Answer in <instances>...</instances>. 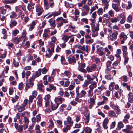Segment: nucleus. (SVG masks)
Wrapping results in <instances>:
<instances>
[{"instance_id": "obj_51", "label": "nucleus", "mask_w": 133, "mask_h": 133, "mask_svg": "<svg viewBox=\"0 0 133 133\" xmlns=\"http://www.w3.org/2000/svg\"><path fill=\"white\" fill-rule=\"evenodd\" d=\"M57 20L58 21L59 20L62 21L63 22V23L64 22L65 23H67L68 22V21L67 20L63 19L62 17L58 18L57 19Z\"/></svg>"}, {"instance_id": "obj_8", "label": "nucleus", "mask_w": 133, "mask_h": 133, "mask_svg": "<svg viewBox=\"0 0 133 133\" xmlns=\"http://www.w3.org/2000/svg\"><path fill=\"white\" fill-rule=\"evenodd\" d=\"M16 109L19 112H22L25 109V107L23 104H21V105H16Z\"/></svg>"}, {"instance_id": "obj_4", "label": "nucleus", "mask_w": 133, "mask_h": 133, "mask_svg": "<svg viewBox=\"0 0 133 133\" xmlns=\"http://www.w3.org/2000/svg\"><path fill=\"white\" fill-rule=\"evenodd\" d=\"M74 55H70L68 57V61L70 64H74L76 63V60L74 57Z\"/></svg>"}, {"instance_id": "obj_19", "label": "nucleus", "mask_w": 133, "mask_h": 133, "mask_svg": "<svg viewBox=\"0 0 133 133\" xmlns=\"http://www.w3.org/2000/svg\"><path fill=\"white\" fill-rule=\"evenodd\" d=\"M72 36V35L71 36H68L66 35H64L62 36V39L64 41V43H65L67 42L69 39L71 38Z\"/></svg>"}, {"instance_id": "obj_38", "label": "nucleus", "mask_w": 133, "mask_h": 133, "mask_svg": "<svg viewBox=\"0 0 133 133\" xmlns=\"http://www.w3.org/2000/svg\"><path fill=\"white\" fill-rule=\"evenodd\" d=\"M71 73L68 71H66L64 72V75L68 78H69L70 76Z\"/></svg>"}, {"instance_id": "obj_29", "label": "nucleus", "mask_w": 133, "mask_h": 133, "mask_svg": "<svg viewBox=\"0 0 133 133\" xmlns=\"http://www.w3.org/2000/svg\"><path fill=\"white\" fill-rule=\"evenodd\" d=\"M70 126L67 125L66 128H63V132L64 133H66L68 130H70Z\"/></svg>"}, {"instance_id": "obj_63", "label": "nucleus", "mask_w": 133, "mask_h": 133, "mask_svg": "<svg viewBox=\"0 0 133 133\" xmlns=\"http://www.w3.org/2000/svg\"><path fill=\"white\" fill-rule=\"evenodd\" d=\"M24 84L23 83H20L18 85V88L19 89L21 90L22 89L23 87Z\"/></svg>"}, {"instance_id": "obj_50", "label": "nucleus", "mask_w": 133, "mask_h": 133, "mask_svg": "<svg viewBox=\"0 0 133 133\" xmlns=\"http://www.w3.org/2000/svg\"><path fill=\"white\" fill-rule=\"evenodd\" d=\"M72 84L70 85L68 88L70 90H72L74 87L75 83L74 82L72 81Z\"/></svg>"}, {"instance_id": "obj_27", "label": "nucleus", "mask_w": 133, "mask_h": 133, "mask_svg": "<svg viewBox=\"0 0 133 133\" xmlns=\"http://www.w3.org/2000/svg\"><path fill=\"white\" fill-rule=\"evenodd\" d=\"M87 0H82L81 1L77 3V5L79 7H82L83 4H85Z\"/></svg>"}, {"instance_id": "obj_43", "label": "nucleus", "mask_w": 133, "mask_h": 133, "mask_svg": "<svg viewBox=\"0 0 133 133\" xmlns=\"http://www.w3.org/2000/svg\"><path fill=\"white\" fill-rule=\"evenodd\" d=\"M65 5L66 7H70V8L73 7L74 6V5L72 4H69L68 2L65 1L64 2Z\"/></svg>"}, {"instance_id": "obj_7", "label": "nucleus", "mask_w": 133, "mask_h": 133, "mask_svg": "<svg viewBox=\"0 0 133 133\" xmlns=\"http://www.w3.org/2000/svg\"><path fill=\"white\" fill-rule=\"evenodd\" d=\"M96 68V65L94 64L90 67H87L86 69L88 72H91L94 71Z\"/></svg>"}, {"instance_id": "obj_14", "label": "nucleus", "mask_w": 133, "mask_h": 133, "mask_svg": "<svg viewBox=\"0 0 133 133\" xmlns=\"http://www.w3.org/2000/svg\"><path fill=\"white\" fill-rule=\"evenodd\" d=\"M96 99V95L95 94L93 95L92 98H90L89 102V103L93 105L95 104V100Z\"/></svg>"}, {"instance_id": "obj_41", "label": "nucleus", "mask_w": 133, "mask_h": 133, "mask_svg": "<svg viewBox=\"0 0 133 133\" xmlns=\"http://www.w3.org/2000/svg\"><path fill=\"white\" fill-rule=\"evenodd\" d=\"M34 80H33V79L31 78H30L29 79V81L27 82L28 83V84H30V86L31 87H32L33 85V83L32 82Z\"/></svg>"}, {"instance_id": "obj_40", "label": "nucleus", "mask_w": 133, "mask_h": 133, "mask_svg": "<svg viewBox=\"0 0 133 133\" xmlns=\"http://www.w3.org/2000/svg\"><path fill=\"white\" fill-rule=\"evenodd\" d=\"M87 79L89 80V81H93L94 79L95 78V77L94 76V78H92L91 76L89 74H87L86 76Z\"/></svg>"}, {"instance_id": "obj_20", "label": "nucleus", "mask_w": 133, "mask_h": 133, "mask_svg": "<svg viewBox=\"0 0 133 133\" xmlns=\"http://www.w3.org/2000/svg\"><path fill=\"white\" fill-rule=\"evenodd\" d=\"M63 98L56 97L54 101L56 103H58V102H60L61 103H62V101H64Z\"/></svg>"}, {"instance_id": "obj_5", "label": "nucleus", "mask_w": 133, "mask_h": 133, "mask_svg": "<svg viewBox=\"0 0 133 133\" xmlns=\"http://www.w3.org/2000/svg\"><path fill=\"white\" fill-rule=\"evenodd\" d=\"M73 123V122L71 118L70 117H67L66 120L64 122V125H66L69 124V125H68L70 127L72 126Z\"/></svg>"}, {"instance_id": "obj_54", "label": "nucleus", "mask_w": 133, "mask_h": 133, "mask_svg": "<svg viewBox=\"0 0 133 133\" xmlns=\"http://www.w3.org/2000/svg\"><path fill=\"white\" fill-rule=\"evenodd\" d=\"M26 35V32L25 30H23L22 34V35L21 36V38H25Z\"/></svg>"}, {"instance_id": "obj_32", "label": "nucleus", "mask_w": 133, "mask_h": 133, "mask_svg": "<svg viewBox=\"0 0 133 133\" xmlns=\"http://www.w3.org/2000/svg\"><path fill=\"white\" fill-rule=\"evenodd\" d=\"M34 3H32L31 4H29L28 6V9L29 10H30L32 9H33L34 8V6L35 5Z\"/></svg>"}, {"instance_id": "obj_21", "label": "nucleus", "mask_w": 133, "mask_h": 133, "mask_svg": "<svg viewBox=\"0 0 133 133\" xmlns=\"http://www.w3.org/2000/svg\"><path fill=\"white\" fill-rule=\"evenodd\" d=\"M112 6L113 8L116 12H118L120 11V9L118 8L117 4H112Z\"/></svg>"}, {"instance_id": "obj_49", "label": "nucleus", "mask_w": 133, "mask_h": 133, "mask_svg": "<svg viewBox=\"0 0 133 133\" xmlns=\"http://www.w3.org/2000/svg\"><path fill=\"white\" fill-rule=\"evenodd\" d=\"M96 8L97 9L98 8V6L97 5H95V6L92 7L90 10V13L91 14L95 10Z\"/></svg>"}, {"instance_id": "obj_1", "label": "nucleus", "mask_w": 133, "mask_h": 133, "mask_svg": "<svg viewBox=\"0 0 133 133\" xmlns=\"http://www.w3.org/2000/svg\"><path fill=\"white\" fill-rule=\"evenodd\" d=\"M118 34V32L117 31H116L115 32L110 33L109 36V38L110 40L111 41H113L114 39L115 40L116 39L117 36Z\"/></svg>"}, {"instance_id": "obj_55", "label": "nucleus", "mask_w": 133, "mask_h": 133, "mask_svg": "<svg viewBox=\"0 0 133 133\" xmlns=\"http://www.w3.org/2000/svg\"><path fill=\"white\" fill-rule=\"evenodd\" d=\"M19 32V30L17 29H16L14 30L12 32V35L14 36H15L16 35L18 34Z\"/></svg>"}, {"instance_id": "obj_18", "label": "nucleus", "mask_w": 133, "mask_h": 133, "mask_svg": "<svg viewBox=\"0 0 133 133\" xmlns=\"http://www.w3.org/2000/svg\"><path fill=\"white\" fill-rule=\"evenodd\" d=\"M102 3L104 4L105 7H104V10L105 8L107 9L109 6L108 2L110 1V0H102Z\"/></svg>"}, {"instance_id": "obj_39", "label": "nucleus", "mask_w": 133, "mask_h": 133, "mask_svg": "<svg viewBox=\"0 0 133 133\" xmlns=\"http://www.w3.org/2000/svg\"><path fill=\"white\" fill-rule=\"evenodd\" d=\"M55 20H53L51 19L49 20L48 21L50 23L51 25L54 27L56 26V25L55 23Z\"/></svg>"}, {"instance_id": "obj_17", "label": "nucleus", "mask_w": 133, "mask_h": 133, "mask_svg": "<svg viewBox=\"0 0 133 133\" xmlns=\"http://www.w3.org/2000/svg\"><path fill=\"white\" fill-rule=\"evenodd\" d=\"M128 98L129 102L131 103H133V94L132 92L129 93L128 95Z\"/></svg>"}, {"instance_id": "obj_12", "label": "nucleus", "mask_w": 133, "mask_h": 133, "mask_svg": "<svg viewBox=\"0 0 133 133\" xmlns=\"http://www.w3.org/2000/svg\"><path fill=\"white\" fill-rule=\"evenodd\" d=\"M86 92L85 90H82L81 91V93H79V95L78 97L80 98L82 97L85 98L86 96Z\"/></svg>"}, {"instance_id": "obj_31", "label": "nucleus", "mask_w": 133, "mask_h": 133, "mask_svg": "<svg viewBox=\"0 0 133 133\" xmlns=\"http://www.w3.org/2000/svg\"><path fill=\"white\" fill-rule=\"evenodd\" d=\"M34 97H33L31 95L29 96L28 102H29V106L31 103L32 102L34 99Z\"/></svg>"}, {"instance_id": "obj_37", "label": "nucleus", "mask_w": 133, "mask_h": 133, "mask_svg": "<svg viewBox=\"0 0 133 133\" xmlns=\"http://www.w3.org/2000/svg\"><path fill=\"white\" fill-rule=\"evenodd\" d=\"M115 83L114 82H111L109 85V89L111 91H112L114 89V86Z\"/></svg>"}, {"instance_id": "obj_56", "label": "nucleus", "mask_w": 133, "mask_h": 133, "mask_svg": "<svg viewBox=\"0 0 133 133\" xmlns=\"http://www.w3.org/2000/svg\"><path fill=\"white\" fill-rule=\"evenodd\" d=\"M123 56L124 58V64H126L128 62L129 59V58L128 57L126 56V55H123Z\"/></svg>"}, {"instance_id": "obj_13", "label": "nucleus", "mask_w": 133, "mask_h": 133, "mask_svg": "<svg viewBox=\"0 0 133 133\" xmlns=\"http://www.w3.org/2000/svg\"><path fill=\"white\" fill-rule=\"evenodd\" d=\"M131 128L132 127L131 126L127 125H126V128L122 130V131L126 133H130V130Z\"/></svg>"}, {"instance_id": "obj_45", "label": "nucleus", "mask_w": 133, "mask_h": 133, "mask_svg": "<svg viewBox=\"0 0 133 133\" xmlns=\"http://www.w3.org/2000/svg\"><path fill=\"white\" fill-rule=\"evenodd\" d=\"M90 20L91 22V25L92 28H94L95 24V20L93 19H90Z\"/></svg>"}, {"instance_id": "obj_24", "label": "nucleus", "mask_w": 133, "mask_h": 133, "mask_svg": "<svg viewBox=\"0 0 133 133\" xmlns=\"http://www.w3.org/2000/svg\"><path fill=\"white\" fill-rule=\"evenodd\" d=\"M80 49L83 51H85L87 53H88V46L87 45L85 46L84 45L83 46H81Z\"/></svg>"}, {"instance_id": "obj_11", "label": "nucleus", "mask_w": 133, "mask_h": 133, "mask_svg": "<svg viewBox=\"0 0 133 133\" xmlns=\"http://www.w3.org/2000/svg\"><path fill=\"white\" fill-rule=\"evenodd\" d=\"M49 87L48 88H46V90L50 92L52 90H55L56 89V87L54 86L52 84H49Z\"/></svg>"}, {"instance_id": "obj_57", "label": "nucleus", "mask_w": 133, "mask_h": 133, "mask_svg": "<svg viewBox=\"0 0 133 133\" xmlns=\"http://www.w3.org/2000/svg\"><path fill=\"white\" fill-rule=\"evenodd\" d=\"M21 38L18 37H15V41L16 42V44H18L19 42L20 41H21Z\"/></svg>"}, {"instance_id": "obj_28", "label": "nucleus", "mask_w": 133, "mask_h": 133, "mask_svg": "<svg viewBox=\"0 0 133 133\" xmlns=\"http://www.w3.org/2000/svg\"><path fill=\"white\" fill-rule=\"evenodd\" d=\"M112 67L110 65H108L107 66V68L105 70V72L109 74L111 71Z\"/></svg>"}, {"instance_id": "obj_30", "label": "nucleus", "mask_w": 133, "mask_h": 133, "mask_svg": "<svg viewBox=\"0 0 133 133\" xmlns=\"http://www.w3.org/2000/svg\"><path fill=\"white\" fill-rule=\"evenodd\" d=\"M119 20V17H115L111 19V22L112 23H116Z\"/></svg>"}, {"instance_id": "obj_42", "label": "nucleus", "mask_w": 133, "mask_h": 133, "mask_svg": "<svg viewBox=\"0 0 133 133\" xmlns=\"http://www.w3.org/2000/svg\"><path fill=\"white\" fill-rule=\"evenodd\" d=\"M99 24L98 23L96 24V27L95 28H94V30H92V31L93 32H95V31H98L99 30Z\"/></svg>"}, {"instance_id": "obj_23", "label": "nucleus", "mask_w": 133, "mask_h": 133, "mask_svg": "<svg viewBox=\"0 0 133 133\" xmlns=\"http://www.w3.org/2000/svg\"><path fill=\"white\" fill-rule=\"evenodd\" d=\"M17 23L15 20H11L9 24L11 28H12L13 26H16Z\"/></svg>"}, {"instance_id": "obj_25", "label": "nucleus", "mask_w": 133, "mask_h": 133, "mask_svg": "<svg viewBox=\"0 0 133 133\" xmlns=\"http://www.w3.org/2000/svg\"><path fill=\"white\" fill-rule=\"evenodd\" d=\"M108 114L109 116L111 117H115L116 116L115 113L112 111H110L108 112Z\"/></svg>"}, {"instance_id": "obj_58", "label": "nucleus", "mask_w": 133, "mask_h": 133, "mask_svg": "<svg viewBox=\"0 0 133 133\" xmlns=\"http://www.w3.org/2000/svg\"><path fill=\"white\" fill-rule=\"evenodd\" d=\"M54 48L53 47H51V49L50 48H49L48 50V52L50 54H52L54 52Z\"/></svg>"}, {"instance_id": "obj_47", "label": "nucleus", "mask_w": 133, "mask_h": 133, "mask_svg": "<svg viewBox=\"0 0 133 133\" xmlns=\"http://www.w3.org/2000/svg\"><path fill=\"white\" fill-rule=\"evenodd\" d=\"M103 12V9L102 8H99L97 11V14L99 15L102 14Z\"/></svg>"}, {"instance_id": "obj_48", "label": "nucleus", "mask_w": 133, "mask_h": 133, "mask_svg": "<svg viewBox=\"0 0 133 133\" xmlns=\"http://www.w3.org/2000/svg\"><path fill=\"white\" fill-rule=\"evenodd\" d=\"M105 51L106 52V56H108L111 53L110 51L107 48L105 47L104 48Z\"/></svg>"}, {"instance_id": "obj_15", "label": "nucleus", "mask_w": 133, "mask_h": 133, "mask_svg": "<svg viewBox=\"0 0 133 133\" xmlns=\"http://www.w3.org/2000/svg\"><path fill=\"white\" fill-rule=\"evenodd\" d=\"M89 89L88 90V96L89 97H91L93 96V93H92L93 87L91 85L89 86Z\"/></svg>"}, {"instance_id": "obj_16", "label": "nucleus", "mask_w": 133, "mask_h": 133, "mask_svg": "<svg viewBox=\"0 0 133 133\" xmlns=\"http://www.w3.org/2000/svg\"><path fill=\"white\" fill-rule=\"evenodd\" d=\"M36 12H37L38 16H40L42 13L43 10V9L39 7L36 6Z\"/></svg>"}, {"instance_id": "obj_44", "label": "nucleus", "mask_w": 133, "mask_h": 133, "mask_svg": "<svg viewBox=\"0 0 133 133\" xmlns=\"http://www.w3.org/2000/svg\"><path fill=\"white\" fill-rule=\"evenodd\" d=\"M118 127L120 129L121 128H123L124 127V124L121 122H119L118 124Z\"/></svg>"}, {"instance_id": "obj_35", "label": "nucleus", "mask_w": 133, "mask_h": 133, "mask_svg": "<svg viewBox=\"0 0 133 133\" xmlns=\"http://www.w3.org/2000/svg\"><path fill=\"white\" fill-rule=\"evenodd\" d=\"M99 55L101 56H103L102 60L103 61H104L106 59V57L105 56V53L103 52H99Z\"/></svg>"}, {"instance_id": "obj_53", "label": "nucleus", "mask_w": 133, "mask_h": 133, "mask_svg": "<svg viewBox=\"0 0 133 133\" xmlns=\"http://www.w3.org/2000/svg\"><path fill=\"white\" fill-rule=\"evenodd\" d=\"M128 5L126 7V8L128 9H130L132 6V5L130 1L128 2Z\"/></svg>"}, {"instance_id": "obj_33", "label": "nucleus", "mask_w": 133, "mask_h": 133, "mask_svg": "<svg viewBox=\"0 0 133 133\" xmlns=\"http://www.w3.org/2000/svg\"><path fill=\"white\" fill-rule=\"evenodd\" d=\"M35 130L36 133H41L40 126L39 125H36Z\"/></svg>"}, {"instance_id": "obj_62", "label": "nucleus", "mask_w": 133, "mask_h": 133, "mask_svg": "<svg viewBox=\"0 0 133 133\" xmlns=\"http://www.w3.org/2000/svg\"><path fill=\"white\" fill-rule=\"evenodd\" d=\"M37 105L39 107H41L42 105V101H38L37 102Z\"/></svg>"}, {"instance_id": "obj_59", "label": "nucleus", "mask_w": 133, "mask_h": 133, "mask_svg": "<svg viewBox=\"0 0 133 133\" xmlns=\"http://www.w3.org/2000/svg\"><path fill=\"white\" fill-rule=\"evenodd\" d=\"M90 84L93 86L94 88H95L97 86V83L95 81H91L90 82Z\"/></svg>"}, {"instance_id": "obj_3", "label": "nucleus", "mask_w": 133, "mask_h": 133, "mask_svg": "<svg viewBox=\"0 0 133 133\" xmlns=\"http://www.w3.org/2000/svg\"><path fill=\"white\" fill-rule=\"evenodd\" d=\"M127 38V36L124 32H122L119 35V39L121 42V43L122 44L124 43V41H125Z\"/></svg>"}, {"instance_id": "obj_26", "label": "nucleus", "mask_w": 133, "mask_h": 133, "mask_svg": "<svg viewBox=\"0 0 133 133\" xmlns=\"http://www.w3.org/2000/svg\"><path fill=\"white\" fill-rule=\"evenodd\" d=\"M59 105V103H55V104L54 105H52V104L51 103V107L52 109L53 110L56 109L58 108Z\"/></svg>"}, {"instance_id": "obj_10", "label": "nucleus", "mask_w": 133, "mask_h": 133, "mask_svg": "<svg viewBox=\"0 0 133 133\" xmlns=\"http://www.w3.org/2000/svg\"><path fill=\"white\" fill-rule=\"evenodd\" d=\"M85 66V63H81V65L79 66L78 67V69L81 72L85 73L86 72V71L84 69Z\"/></svg>"}, {"instance_id": "obj_52", "label": "nucleus", "mask_w": 133, "mask_h": 133, "mask_svg": "<svg viewBox=\"0 0 133 133\" xmlns=\"http://www.w3.org/2000/svg\"><path fill=\"white\" fill-rule=\"evenodd\" d=\"M41 114H39L37 115L36 116V118L37 120V122L38 123L39 122L41 119Z\"/></svg>"}, {"instance_id": "obj_6", "label": "nucleus", "mask_w": 133, "mask_h": 133, "mask_svg": "<svg viewBox=\"0 0 133 133\" xmlns=\"http://www.w3.org/2000/svg\"><path fill=\"white\" fill-rule=\"evenodd\" d=\"M28 125L27 124H23V125H19L16 129L19 132L22 131L23 129L25 130L28 127Z\"/></svg>"}, {"instance_id": "obj_46", "label": "nucleus", "mask_w": 133, "mask_h": 133, "mask_svg": "<svg viewBox=\"0 0 133 133\" xmlns=\"http://www.w3.org/2000/svg\"><path fill=\"white\" fill-rule=\"evenodd\" d=\"M132 16L130 15H129L127 18V21L128 22H131L132 20Z\"/></svg>"}, {"instance_id": "obj_36", "label": "nucleus", "mask_w": 133, "mask_h": 133, "mask_svg": "<svg viewBox=\"0 0 133 133\" xmlns=\"http://www.w3.org/2000/svg\"><path fill=\"white\" fill-rule=\"evenodd\" d=\"M39 69L41 72H42V73L43 74L46 73L48 71L47 69L45 67L42 69Z\"/></svg>"}, {"instance_id": "obj_64", "label": "nucleus", "mask_w": 133, "mask_h": 133, "mask_svg": "<svg viewBox=\"0 0 133 133\" xmlns=\"http://www.w3.org/2000/svg\"><path fill=\"white\" fill-rule=\"evenodd\" d=\"M88 12H87L86 11H82L81 13V15L82 16H84L87 15L88 14Z\"/></svg>"}, {"instance_id": "obj_34", "label": "nucleus", "mask_w": 133, "mask_h": 133, "mask_svg": "<svg viewBox=\"0 0 133 133\" xmlns=\"http://www.w3.org/2000/svg\"><path fill=\"white\" fill-rule=\"evenodd\" d=\"M84 131L85 133H91L92 129L89 127H86L84 129Z\"/></svg>"}, {"instance_id": "obj_2", "label": "nucleus", "mask_w": 133, "mask_h": 133, "mask_svg": "<svg viewBox=\"0 0 133 133\" xmlns=\"http://www.w3.org/2000/svg\"><path fill=\"white\" fill-rule=\"evenodd\" d=\"M43 2L44 6L46 10L48 9L49 7L53 8L54 6V2L51 3L50 4L47 0H44Z\"/></svg>"}, {"instance_id": "obj_9", "label": "nucleus", "mask_w": 133, "mask_h": 133, "mask_svg": "<svg viewBox=\"0 0 133 133\" xmlns=\"http://www.w3.org/2000/svg\"><path fill=\"white\" fill-rule=\"evenodd\" d=\"M82 8H80L82 11H86L87 12H89L90 10V8L89 6L85 4H83V6H82Z\"/></svg>"}, {"instance_id": "obj_61", "label": "nucleus", "mask_w": 133, "mask_h": 133, "mask_svg": "<svg viewBox=\"0 0 133 133\" xmlns=\"http://www.w3.org/2000/svg\"><path fill=\"white\" fill-rule=\"evenodd\" d=\"M3 2L5 4H6L8 3H13L12 0H5L3 1Z\"/></svg>"}, {"instance_id": "obj_60", "label": "nucleus", "mask_w": 133, "mask_h": 133, "mask_svg": "<svg viewBox=\"0 0 133 133\" xmlns=\"http://www.w3.org/2000/svg\"><path fill=\"white\" fill-rule=\"evenodd\" d=\"M41 75V72L40 70L39 69L38 71L36 72V76L37 77H38Z\"/></svg>"}, {"instance_id": "obj_22", "label": "nucleus", "mask_w": 133, "mask_h": 133, "mask_svg": "<svg viewBox=\"0 0 133 133\" xmlns=\"http://www.w3.org/2000/svg\"><path fill=\"white\" fill-rule=\"evenodd\" d=\"M127 49L126 46H123L122 50L123 52V55H127Z\"/></svg>"}]
</instances>
